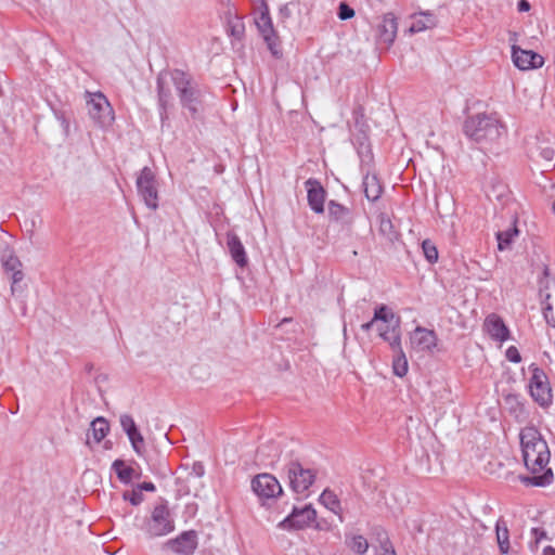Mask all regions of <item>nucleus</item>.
Here are the masks:
<instances>
[{"label": "nucleus", "mask_w": 555, "mask_h": 555, "mask_svg": "<svg viewBox=\"0 0 555 555\" xmlns=\"http://www.w3.org/2000/svg\"><path fill=\"white\" fill-rule=\"evenodd\" d=\"M463 129L470 140L480 144H492L506 132L505 126L496 114L486 113L468 117Z\"/></svg>", "instance_id": "7ed1b4c3"}, {"label": "nucleus", "mask_w": 555, "mask_h": 555, "mask_svg": "<svg viewBox=\"0 0 555 555\" xmlns=\"http://www.w3.org/2000/svg\"><path fill=\"white\" fill-rule=\"evenodd\" d=\"M383 501H378L376 507V512L374 513H365V509L369 507L365 506L359 498L351 496L345 501V504L343 505L345 518H356V517H383V518H390L395 517V509L397 508L396 502L392 498V495L388 496L387 493H383L382 495Z\"/></svg>", "instance_id": "20e7f679"}, {"label": "nucleus", "mask_w": 555, "mask_h": 555, "mask_svg": "<svg viewBox=\"0 0 555 555\" xmlns=\"http://www.w3.org/2000/svg\"><path fill=\"white\" fill-rule=\"evenodd\" d=\"M317 511L311 504H301L293 506L291 514H288L283 520H315Z\"/></svg>", "instance_id": "393cba45"}, {"label": "nucleus", "mask_w": 555, "mask_h": 555, "mask_svg": "<svg viewBox=\"0 0 555 555\" xmlns=\"http://www.w3.org/2000/svg\"><path fill=\"white\" fill-rule=\"evenodd\" d=\"M126 434H127L135 453L141 455L144 451L145 443H144V438L141 435V433L139 431V429L134 428V431L129 430V431H126Z\"/></svg>", "instance_id": "4c0bfd02"}, {"label": "nucleus", "mask_w": 555, "mask_h": 555, "mask_svg": "<svg viewBox=\"0 0 555 555\" xmlns=\"http://www.w3.org/2000/svg\"><path fill=\"white\" fill-rule=\"evenodd\" d=\"M126 434H127L135 453L141 455L144 451L145 443H144V438L141 435V433L139 431V429L134 428V431L129 430V431H126Z\"/></svg>", "instance_id": "c9c22d12"}, {"label": "nucleus", "mask_w": 555, "mask_h": 555, "mask_svg": "<svg viewBox=\"0 0 555 555\" xmlns=\"http://www.w3.org/2000/svg\"><path fill=\"white\" fill-rule=\"evenodd\" d=\"M553 211L555 214V202L553 203Z\"/></svg>", "instance_id": "bf43d9fd"}, {"label": "nucleus", "mask_w": 555, "mask_h": 555, "mask_svg": "<svg viewBox=\"0 0 555 555\" xmlns=\"http://www.w3.org/2000/svg\"><path fill=\"white\" fill-rule=\"evenodd\" d=\"M539 297L546 322L555 327V279L547 273L539 282Z\"/></svg>", "instance_id": "0eeeda50"}, {"label": "nucleus", "mask_w": 555, "mask_h": 555, "mask_svg": "<svg viewBox=\"0 0 555 555\" xmlns=\"http://www.w3.org/2000/svg\"><path fill=\"white\" fill-rule=\"evenodd\" d=\"M204 475V466L201 463H195L192 467V472L188 474V481H196Z\"/></svg>", "instance_id": "a18cd8bd"}, {"label": "nucleus", "mask_w": 555, "mask_h": 555, "mask_svg": "<svg viewBox=\"0 0 555 555\" xmlns=\"http://www.w3.org/2000/svg\"><path fill=\"white\" fill-rule=\"evenodd\" d=\"M517 8L519 12H527L530 10V3L527 0H520Z\"/></svg>", "instance_id": "603ef678"}, {"label": "nucleus", "mask_w": 555, "mask_h": 555, "mask_svg": "<svg viewBox=\"0 0 555 555\" xmlns=\"http://www.w3.org/2000/svg\"><path fill=\"white\" fill-rule=\"evenodd\" d=\"M328 216L330 219L335 222H340L343 224H351L352 223V214L349 208L331 201L328 203Z\"/></svg>", "instance_id": "412c9836"}, {"label": "nucleus", "mask_w": 555, "mask_h": 555, "mask_svg": "<svg viewBox=\"0 0 555 555\" xmlns=\"http://www.w3.org/2000/svg\"><path fill=\"white\" fill-rule=\"evenodd\" d=\"M543 555H555V548L547 546L543 551Z\"/></svg>", "instance_id": "6e6d98bb"}, {"label": "nucleus", "mask_w": 555, "mask_h": 555, "mask_svg": "<svg viewBox=\"0 0 555 555\" xmlns=\"http://www.w3.org/2000/svg\"><path fill=\"white\" fill-rule=\"evenodd\" d=\"M308 203L311 209L317 214L324 211L325 191L319 181L309 179L306 182Z\"/></svg>", "instance_id": "f3484780"}, {"label": "nucleus", "mask_w": 555, "mask_h": 555, "mask_svg": "<svg viewBox=\"0 0 555 555\" xmlns=\"http://www.w3.org/2000/svg\"><path fill=\"white\" fill-rule=\"evenodd\" d=\"M375 321H382L387 324L386 328H379V336L389 343L390 346L398 347L400 335V319L386 306H380L375 310Z\"/></svg>", "instance_id": "423d86ee"}, {"label": "nucleus", "mask_w": 555, "mask_h": 555, "mask_svg": "<svg viewBox=\"0 0 555 555\" xmlns=\"http://www.w3.org/2000/svg\"><path fill=\"white\" fill-rule=\"evenodd\" d=\"M173 528V522H146L144 530L150 538H156L171 532Z\"/></svg>", "instance_id": "c756f323"}, {"label": "nucleus", "mask_w": 555, "mask_h": 555, "mask_svg": "<svg viewBox=\"0 0 555 555\" xmlns=\"http://www.w3.org/2000/svg\"><path fill=\"white\" fill-rule=\"evenodd\" d=\"M313 522H279L278 527L282 530L287 531H298L305 528L311 527ZM314 528L319 530L327 529V527L322 526V522H314Z\"/></svg>", "instance_id": "58836bf2"}, {"label": "nucleus", "mask_w": 555, "mask_h": 555, "mask_svg": "<svg viewBox=\"0 0 555 555\" xmlns=\"http://www.w3.org/2000/svg\"><path fill=\"white\" fill-rule=\"evenodd\" d=\"M12 280H13L12 291H14V284H16V283H18V282H21L23 280V273H22V271L20 269L13 271Z\"/></svg>", "instance_id": "3c124183"}, {"label": "nucleus", "mask_w": 555, "mask_h": 555, "mask_svg": "<svg viewBox=\"0 0 555 555\" xmlns=\"http://www.w3.org/2000/svg\"><path fill=\"white\" fill-rule=\"evenodd\" d=\"M506 358L514 363H518L521 360L518 349L514 346L506 350Z\"/></svg>", "instance_id": "09e8293b"}, {"label": "nucleus", "mask_w": 555, "mask_h": 555, "mask_svg": "<svg viewBox=\"0 0 555 555\" xmlns=\"http://www.w3.org/2000/svg\"><path fill=\"white\" fill-rule=\"evenodd\" d=\"M512 59L516 67L520 70L540 68L544 64V59L537 52L525 50L518 46L512 47Z\"/></svg>", "instance_id": "4468645a"}, {"label": "nucleus", "mask_w": 555, "mask_h": 555, "mask_svg": "<svg viewBox=\"0 0 555 555\" xmlns=\"http://www.w3.org/2000/svg\"><path fill=\"white\" fill-rule=\"evenodd\" d=\"M122 496L126 501H129L134 506L139 505L143 501V493L137 487L125 491Z\"/></svg>", "instance_id": "a19ab883"}, {"label": "nucleus", "mask_w": 555, "mask_h": 555, "mask_svg": "<svg viewBox=\"0 0 555 555\" xmlns=\"http://www.w3.org/2000/svg\"><path fill=\"white\" fill-rule=\"evenodd\" d=\"M390 347L396 353V356L393 357V360H392L393 373H395V375H397L399 377H403L408 373L409 365H408L406 357L401 348V338H399L398 347H395V346H390Z\"/></svg>", "instance_id": "a878e982"}, {"label": "nucleus", "mask_w": 555, "mask_h": 555, "mask_svg": "<svg viewBox=\"0 0 555 555\" xmlns=\"http://www.w3.org/2000/svg\"><path fill=\"white\" fill-rule=\"evenodd\" d=\"M251 489L260 500L276 499L283 493L280 481L268 473L255 476L251 480Z\"/></svg>", "instance_id": "9d476101"}, {"label": "nucleus", "mask_w": 555, "mask_h": 555, "mask_svg": "<svg viewBox=\"0 0 555 555\" xmlns=\"http://www.w3.org/2000/svg\"><path fill=\"white\" fill-rule=\"evenodd\" d=\"M256 26L273 54L278 53L279 38L273 28L270 17L269 8L264 5V10L260 11L259 16L255 20Z\"/></svg>", "instance_id": "ddd939ff"}, {"label": "nucleus", "mask_w": 555, "mask_h": 555, "mask_svg": "<svg viewBox=\"0 0 555 555\" xmlns=\"http://www.w3.org/2000/svg\"><path fill=\"white\" fill-rule=\"evenodd\" d=\"M436 25V20L431 14L421 13L418 16L414 17L409 31L411 34L420 33L426 29H430Z\"/></svg>", "instance_id": "bb28decb"}, {"label": "nucleus", "mask_w": 555, "mask_h": 555, "mask_svg": "<svg viewBox=\"0 0 555 555\" xmlns=\"http://www.w3.org/2000/svg\"><path fill=\"white\" fill-rule=\"evenodd\" d=\"M346 544L359 555L366 553L369 548L367 540L363 535H346Z\"/></svg>", "instance_id": "72a5a7b5"}, {"label": "nucleus", "mask_w": 555, "mask_h": 555, "mask_svg": "<svg viewBox=\"0 0 555 555\" xmlns=\"http://www.w3.org/2000/svg\"><path fill=\"white\" fill-rule=\"evenodd\" d=\"M530 392L534 401L542 406L548 405L552 401V390L548 385L547 377L543 370L538 366L532 367Z\"/></svg>", "instance_id": "9b49d317"}, {"label": "nucleus", "mask_w": 555, "mask_h": 555, "mask_svg": "<svg viewBox=\"0 0 555 555\" xmlns=\"http://www.w3.org/2000/svg\"><path fill=\"white\" fill-rule=\"evenodd\" d=\"M398 23L393 13H386L383 16L382 23L378 25L377 34L378 40L390 47L397 36Z\"/></svg>", "instance_id": "dca6fc26"}, {"label": "nucleus", "mask_w": 555, "mask_h": 555, "mask_svg": "<svg viewBox=\"0 0 555 555\" xmlns=\"http://www.w3.org/2000/svg\"><path fill=\"white\" fill-rule=\"evenodd\" d=\"M378 221L379 233L389 241L396 240L398 235L390 218L386 214H380L378 216Z\"/></svg>", "instance_id": "473e14b6"}, {"label": "nucleus", "mask_w": 555, "mask_h": 555, "mask_svg": "<svg viewBox=\"0 0 555 555\" xmlns=\"http://www.w3.org/2000/svg\"><path fill=\"white\" fill-rule=\"evenodd\" d=\"M532 531H533V533L535 534V537H537V540H538V541H539L542 537H544V535H545V532H544V531H541V532H540V531H539V529H537V528L532 529Z\"/></svg>", "instance_id": "5fc2aeb1"}, {"label": "nucleus", "mask_w": 555, "mask_h": 555, "mask_svg": "<svg viewBox=\"0 0 555 555\" xmlns=\"http://www.w3.org/2000/svg\"><path fill=\"white\" fill-rule=\"evenodd\" d=\"M232 34H237V35H238V34H240V30H237V29H236V27H233V29H232Z\"/></svg>", "instance_id": "4d7b16f0"}, {"label": "nucleus", "mask_w": 555, "mask_h": 555, "mask_svg": "<svg viewBox=\"0 0 555 555\" xmlns=\"http://www.w3.org/2000/svg\"><path fill=\"white\" fill-rule=\"evenodd\" d=\"M126 434H127L135 453L141 455L144 451L145 443H144V438L141 435V433L139 431V429L134 428V431L129 430V431H126Z\"/></svg>", "instance_id": "e433bc0d"}, {"label": "nucleus", "mask_w": 555, "mask_h": 555, "mask_svg": "<svg viewBox=\"0 0 555 555\" xmlns=\"http://www.w3.org/2000/svg\"><path fill=\"white\" fill-rule=\"evenodd\" d=\"M519 439L525 466L532 475L524 481L538 487L550 485L554 479L548 467L551 452L541 433L534 426H526L520 430Z\"/></svg>", "instance_id": "f257e3e1"}, {"label": "nucleus", "mask_w": 555, "mask_h": 555, "mask_svg": "<svg viewBox=\"0 0 555 555\" xmlns=\"http://www.w3.org/2000/svg\"><path fill=\"white\" fill-rule=\"evenodd\" d=\"M86 98L91 119L103 129L109 128L115 120V114L106 96L101 92H87Z\"/></svg>", "instance_id": "39448f33"}, {"label": "nucleus", "mask_w": 555, "mask_h": 555, "mask_svg": "<svg viewBox=\"0 0 555 555\" xmlns=\"http://www.w3.org/2000/svg\"><path fill=\"white\" fill-rule=\"evenodd\" d=\"M375 322L376 321L373 318L370 322L362 324V330L370 331Z\"/></svg>", "instance_id": "864d4df0"}, {"label": "nucleus", "mask_w": 555, "mask_h": 555, "mask_svg": "<svg viewBox=\"0 0 555 555\" xmlns=\"http://www.w3.org/2000/svg\"><path fill=\"white\" fill-rule=\"evenodd\" d=\"M551 525L553 526V525H555V522H551ZM552 532L555 534V529L554 530L552 529Z\"/></svg>", "instance_id": "13d9d810"}, {"label": "nucleus", "mask_w": 555, "mask_h": 555, "mask_svg": "<svg viewBox=\"0 0 555 555\" xmlns=\"http://www.w3.org/2000/svg\"><path fill=\"white\" fill-rule=\"evenodd\" d=\"M363 189L366 198L371 202L377 201L383 193V186L375 175H366L364 177Z\"/></svg>", "instance_id": "5701e85b"}, {"label": "nucleus", "mask_w": 555, "mask_h": 555, "mask_svg": "<svg viewBox=\"0 0 555 555\" xmlns=\"http://www.w3.org/2000/svg\"><path fill=\"white\" fill-rule=\"evenodd\" d=\"M113 469L117 474L118 478L126 483L130 482L133 477H139V475L135 474V470L132 467L127 466L122 460H116L113 463Z\"/></svg>", "instance_id": "7c9ffc66"}, {"label": "nucleus", "mask_w": 555, "mask_h": 555, "mask_svg": "<svg viewBox=\"0 0 555 555\" xmlns=\"http://www.w3.org/2000/svg\"><path fill=\"white\" fill-rule=\"evenodd\" d=\"M437 344L438 337L433 330L417 326L410 334V346L415 352H433Z\"/></svg>", "instance_id": "f8f14e48"}, {"label": "nucleus", "mask_w": 555, "mask_h": 555, "mask_svg": "<svg viewBox=\"0 0 555 555\" xmlns=\"http://www.w3.org/2000/svg\"><path fill=\"white\" fill-rule=\"evenodd\" d=\"M3 267L8 271H15L22 267L21 261L15 256H9L8 259L4 260Z\"/></svg>", "instance_id": "49530a36"}, {"label": "nucleus", "mask_w": 555, "mask_h": 555, "mask_svg": "<svg viewBox=\"0 0 555 555\" xmlns=\"http://www.w3.org/2000/svg\"><path fill=\"white\" fill-rule=\"evenodd\" d=\"M295 12L298 15H300L299 2L291 1L280 8L279 17H280L281 22L286 23L288 20H291L293 17Z\"/></svg>", "instance_id": "f704fd0d"}, {"label": "nucleus", "mask_w": 555, "mask_h": 555, "mask_svg": "<svg viewBox=\"0 0 555 555\" xmlns=\"http://www.w3.org/2000/svg\"><path fill=\"white\" fill-rule=\"evenodd\" d=\"M164 547L170 548L176 554L192 555L197 547V534L194 530L184 531L176 539L168 540Z\"/></svg>", "instance_id": "2eb2a0df"}, {"label": "nucleus", "mask_w": 555, "mask_h": 555, "mask_svg": "<svg viewBox=\"0 0 555 555\" xmlns=\"http://www.w3.org/2000/svg\"><path fill=\"white\" fill-rule=\"evenodd\" d=\"M287 477L292 490L305 494L314 482L315 473L298 462H291L287 466Z\"/></svg>", "instance_id": "1a4fd4ad"}, {"label": "nucleus", "mask_w": 555, "mask_h": 555, "mask_svg": "<svg viewBox=\"0 0 555 555\" xmlns=\"http://www.w3.org/2000/svg\"><path fill=\"white\" fill-rule=\"evenodd\" d=\"M227 245L235 263L242 268L245 267L247 264L245 248L235 233L229 232L227 234Z\"/></svg>", "instance_id": "6ab92c4d"}, {"label": "nucleus", "mask_w": 555, "mask_h": 555, "mask_svg": "<svg viewBox=\"0 0 555 555\" xmlns=\"http://www.w3.org/2000/svg\"><path fill=\"white\" fill-rule=\"evenodd\" d=\"M380 543V553L378 555H396L392 544L387 534H378Z\"/></svg>", "instance_id": "79ce46f5"}, {"label": "nucleus", "mask_w": 555, "mask_h": 555, "mask_svg": "<svg viewBox=\"0 0 555 555\" xmlns=\"http://www.w3.org/2000/svg\"><path fill=\"white\" fill-rule=\"evenodd\" d=\"M518 235L519 230L516 227V221H514L513 225L508 229L499 231L496 233L499 250L504 251L511 249L515 238L518 237Z\"/></svg>", "instance_id": "b1692460"}, {"label": "nucleus", "mask_w": 555, "mask_h": 555, "mask_svg": "<svg viewBox=\"0 0 555 555\" xmlns=\"http://www.w3.org/2000/svg\"><path fill=\"white\" fill-rule=\"evenodd\" d=\"M422 248H423V251H424V255H425L426 259L430 263H434V262L437 261V259H438V250H437V247L434 245V243H431L429 240H425L422 243Z\"/></svg>", "instance_id": "ea45409f"}, {"label": "nucleus", "mask_w": 555, "mask_h": 555, "mask_svg": "<svg viewBox=\"0 0 555 555\" xmlns=\"http://www.w3.org/2000/svg\"><path fill=\"white\" fill-rule=\"evenodd\" d=\"M319 501L325 508L331 511L334 516L338 517L340 520L345 518L343 504L334 491L325 489L321 493Z\"/></svg>", "instance_id": "aec40b11"}, {"label": "nucleus", "mask_w": 555, "mask_h": 555, "mask_svg": "<svg viewBox=\"0 0 555 555\" xmlns=\"http://www.w3.org/2000/svg\"><path fill=\"white\" fill-rule=\"evenodd\" d=\"M178 506L173 507L172 511H170L167 502L159 501L156 503L153 513H152V520H166L168 517H178L179 513L177 512Z\"/></svg>", "instance_id": "c85d7f7f"}, {"label": "nucleus", "mask_w": 555, "mask_h": 555, "mask_svg": "<svg viewBox=\"0 0 555 555\" xmlns=\"http://www.w3.org/2000/svg\"><path fill=\"white\" fill-rule=\"evenodd\" d=\"M280 448L275 443L262 446L258 449L257 457L266 466H273L280 459Z\"/></svg>", "instance_id": "4be33fe9"}, {"label": "nucleus", "mask_w": 555, "mask_h": 555, "mask_svg": "<svg viewBox=\"0 0 555 555\" xmlns=\"http://www.w3.org/2000/svg\"><path fill=\"white\" fill-rule=\"evenodd\" d=\"M171 86L176 88L182 105L188 107L193 114L196 113V107L193 105L196 100V90L192 87L190 77L179 69H175L169 74L162 73L157 77L158 98L162 107L166 108L170 102Z\"/></svg>", "instance_id": "f03ea898"}, {"label": "nucleus", "mask_w": 555, "mask_h": 555, "mask_svg": "<svg viewBox=\"0 0 555 555\" xmlns=\"http://www.w3.org/2000/svg\"><path fill=\"white\" fill-rule=\"evenodd\" d=\"M184 507H185V511L182 514H179L178 517L189 519L196 515L197 506L195 503H188L184 505Z\"/></svg>", "instance_id": "de8ad7c7"}, {"label": "nucleus", "mask_w": 555, "mask_h": 555, "mask_svg": "<svg viewBox=\"0 0 555 555\" xmlns=\"http://www.w3.org/2000/svg\"><path fill=\"white\" fill-rule=\"evenodd\" d=\"M485 327L489 333L490 337L498 341H504L508 338V330L505 326L503 320L495 315L491 314L487 317L485 321Z\"/></svg>", "instance_id": "a211bd4d"}, {"label": "nucleus", "mask_w": 555, "mask_h": 555, "mask_svg": "<svg viewBox=\"0 0 555 555\" xmlns=\"http://www.w3.org/2000/svg\"><path fill=\"white\" fill-rule=\"evenodd\" d=\"M495 532L501 553L507 554L509 550V541L506 522H495Z\"/></svg>", "instance_id": "2f4dec72"}, {"label": "nucleus", "mask_w": 555, "mask_h": 555, "mask_svg": "<svg viewBox=\"0 0 555 555\" xmlns=\"http://www.w3.org/2000/svg\"><path fill=\"white\" fill-rule=\"evenodd\" d=\"M90 430H91V434H92V438L94 439V441L96 443H99L107 435V433L109 430V425H108L107 421L104 417H96L91 423Z\"/></svg>", "instance_id": "cd10ccee"}, {"label": "nucleus", "mask_w": 555, "mask_h": 555, "mask_svg": "<svg viewBox=\"0 0 555 555\" xmlns=\"http://www.w3.org/2000/svg\"><path fill=\"white\" fill-rule=\"evenodd\" d=\"M120 426L122 428V430L126 433V431H129V430H132L134 431V428H137V425L134 423V420L132 418L131 415L129 414H122L120 416Z\"/></svg>", "instance_id": "c03bdc74"}, {"label": "nucleus", "mask_w": 555, "mask_h": 555, "mask_svg": "<svg viewBox=\"0 0 555 555\" xmlns=\"http://www.w3.org/2000/svg\"><path fill=\"white\" fill-rule=\"evenodd\" d=\"M137 188L145 205L152 210H156L158 207V192L155 175L151 168L144 167L140 171L137 178Z\"/></svg>", "instance_id": "6e6552de"}, {"label": "nucleus", "mask_w": 555, "mask_h": 555, "mask_svg": "<svg viewBox=\"0 0 555 555\" xmlns=\"http://www.w3.org/2000/svg\"><path fill=\"white\" fill-rule=\"evenodd\" d=\"M354 16V10L350 8L346 2H340L338 8V17L341 21L349 20Z\"/></svg>", "instance_id": "37998d69"}, {"label": "nucleus", "mask_w": 555, "mask_h": 555, "mask_svg": "<svg viewBox=\"0 0 555 555\" xmlns=\"http://www.w3.org/2000/svg\"><path fill=\"white\" fill-rule=\"evenodd\" d=\"M138 489H140L141 492H143V490L145 491H154L155 490V485L153 482H142L140 485L137 486Z\"/></svg>", "instance_id": "8fccbe9b"}]
</instances>
